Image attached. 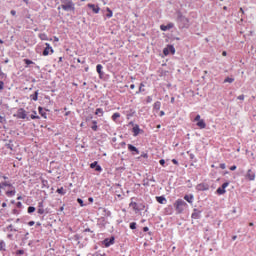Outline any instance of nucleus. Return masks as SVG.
Wrapping results in <instances>:
<instances>
[{"mask_svg": "<svg viewBox=\"0 0 256 256\" xmlns=\"http://www.w3.org/2000/svg\"><path fill=\"white\" fill-rule=\"evenodd\" d=\"M102 243L104 247H111V245L115 244V237L106 238Z\"/></svg>", "mask_w": 256, "mask_h": 256, "instance_id": "obj_9", "label": "nucleus"}, {"mask_svg": "<svg viewBox=\"0 0 256 256\" xmlns=\"http://www.w3.org/2000/svg\"><path fill=\"white\" fill-rule=\"evenodd\" d=\"M200 215H201V212L200 211L197 212V209H194V212L192 213V219H199Z\"/></svg>", "mask_w": 256, "mask_h": 256, "instance_id": "obj_23", "label": "nucleus"}, {"mask_svg": "<svg viewBox=\"0 0 256 256\" xmlns=\"http://www.w3.org/2000/svg\"><path fill=\"white\" fill-rule=\"evenodd\" d=\"M55 53V50L53 47H51L50 43H45V48L42 52L43 57H47L48 55H53Z\"/></svg>", "mask_w": 256, "mask_h": 256, "instance_id": "obj_5", "label": "nucleus"}, {"mask_svg": "<svg viewBox=\"0 0 256 256\" xmlns=\"http://www.w3.org/2000/svg\"><path fill=\"white\" fill-rule=\"evenodd\" d=\"M24 63L26 65H33V61L32 60H29V59H24Z\"/></svg>", "mask_w": 256, "mask_h": 256, "instance_id": "obj_37", "label": "nucleus"}, {"mask_svg": "<svg viewBox=\"0 0 256 256\" xmlns=\"http://www.w3.org/2000/svg\"><path fill=\"white\" fill-rule=\"evenodd\" d=\"M100 256H106L105 254H100Z\"/></svg>", "mask_w": 256, "mask_h": 256, "instance_id": "obj_64", "label": "nucleus"}, {"mask_svg": "<svg viewBox=\"0 0 256 256\" xmlns=\"http://www.w3.org/2000/svg\"><path fill=\"white\" fill-rule=\"evenodd\" d=\"M171 53L172 55H175V47L173 45H168L166 48L163 49V54L165 57Z\"/></svg>", "mask_w": 256, "mask_h": 256, "instance_id": "obj_8", "label": "nucleus"}, {"mask_svg": "<svg viewBox=\"0 0 256 256\" xmlns=\"http://www.w3.org/2000/svg\"><path fill=\"white\" fill-rule=\"evenodd\" d=\"M6 187H10L11 190L6 191V195L7 197H15V188L13 187V185L9 182H2L0 183V189H5Z\"/></svg>", "mask_w": 256, "mask_h": 256, "instance_id": "obj_4", "label": "nucleus"}, {"mask_svg": "<svg viewBox=\"0 0 256 256\" xmlns=\"http://www.w3.org/2000/svg\"><path fill=\"white\" fill-rule=\"evenodd\" d=\"M223 57H227V51L222 52Z\"/></svg>", "mask_w": 256, "mask_h": 256, "instance_id": "obj_55", "label": "nucleus"}, {"mask_svg": "<svg viewBox=\"0 0 256 256\" xmlns=\"http://www.w3.org/2000/svg\"><path fill=\"white\" fill-rule=\"evenodd\" d=\"M77 202L79 203L80 207H85V203H83V199L78 198Z\"/></svg>", "mask_w": 256, "mask_h": 256, "instance_id": "obj_35", "label": "nucleus"}, {"mask_svg": "<svg viewBox=\"0 0 256 256\" xmlns=\"http://www.w3.org/2000/svg\"><path fill=\"white\" fill-rule=\"evenodd\" d=\"M30 117H31V119H39V116H35L33 114Z\"/></svg>", "mask_w": 256, "mask_h": 256, "instance_id": "obj_53", "label": "nucleus"}, {"mask_svg": "<svg viewBox=\"0 0 256 256\" xmlns=\"http://www.w3.org/2000/svg\"><path fill=\"white\" fill-rule=\"evenodd\" d=\"M184 199L185 201H187V203H193V199H194L193 194L185 195Z\"/></svg>", "mask_w": 256, "mask_h": 256, "instance_id": "obj_21", "label": "nucleus"}, {"mask_svg": "<svg viewBox=\"0 0 256 256\" xmlns=\"http://www.w3.org/2000/svg\"><path fill=\"white\" fill-rule=\"evenodd\" d=\"M197 127H199V129H205V127H207V124L205 123V120L201 119L197 122Z\"/></svg>", "mask_w": 256, "mask_h": 256, "instance_id": "obj_16", "label": "nucleus"}, {"mask_svg": "<svg viewBox=\"0 0 256 256\" xmlns=\"http://www.w3.org/2000/svg\"><path fill=\"white\" fill-rule=\"evenodd\" d=\"M172 163H173L174 165H179V162L177 161V159H172Z\"/></svg>", "mask_w": 256, "mask_h": 256, "instance_id": "obj_47", "label": "nucleus"}, {"mask_svg": "<svg viewBox=\"0 0 256 256\" xmlns=\"http://www.w3.org/2000/svg\"><path fill=\"white\" fill-rule=\"evenodd\" d=\"M77 63H84V62H81V59H77Z\"/></svg>", "mask_w": 256, "mask_h": 256, "instance_id": "obj_60", "label": "nucleus"}, {"mask_svg": "<svg viewBox=\"0 0 256 256\" xmlns=\"http://www.w3.org/2000/svg\"><path fill=\"white\" fill-rule=\"evenodd\" d=\"M194 121H197L199 123V121H201V115H197L195 117Z\"/></svg>", "mask_w": 256, "mask_h": 256, "instance_id": "obj_41", "label": "nucleus"}, {"mask_svg": "<svg viewBox=\"0 0 256 256\" xmlns=\"http://www.w3.org/2000/svg\"><path fill=\"white\" fill-rule=\"evenodd\" d=\"M88 201H90V203H93V198H89Z\"/></svg>", "mask_w": 256, "mask_h": 256, "instance_id": "obj_61", "label": "nucleus"}, {"mask_svg": "<svg viewBox=\"0 0 256 256\" xmlns=\"http://www.w3.org/2000/svg\"><path fill=\"white\" fill-rule=\"evenodd\" d=\"M143 87H145V84L141 83L140 87H139V90L136 93L139 94V93L145 92V89H143Z\"/></svg>", "mask_w": 256, "mask_h": 256, "instance_id": "obj_31", "label": "nucleus"}, {"mask_svg": "<svg viewBox=\"0 0 256 256\" xmlns=\"http://www.w3.org/2000/svg\"><path fill=\"white\" fill-rule=\"evenodd\" d=\"M3 247H5V242H3V240H0V250L3 249Z\"/></svg>", "mask_w": 256, "mask_h": 256, "instance_id": "obj_42", "label": "nucleus"}, {"mask_svg": "<svg viewBox=\"0 0 256 256\" xmlns=\"http://www.w3.org/2000/svg\"><path fill=\"white\" fill-rule=\"evenodd\" d=\"M107 14L106 17L108 19H111V17H113V11L111 10V8H106Z\"/></svg>", "mask_w": 256, "mask_h": 256, "instance_id": "obj_27", "label": "nucleus"}, {"mask_svg": "<svg viewBox=\"0 0 256 256\" xmlns=\"http://www.w3.org/2000/svg\"><path fill=\"white\" fill-rule=\"evenodd\" d=\"M237 169V166L236 165H233L230 167V171H235Z\"/></svg>", "mask_w": 256, "mask_h": 256, "instance_id": "obj_46", "label": "nucleus"}, {"mask_svg": "<svg viewBox=\"0 0 256 256\" xmlns=\"http://www.w3.org/2000/svg\"><path fill=\"white\" fill-rule=\"evenodd\" d=\"M141 157H143L144 159H147V157H149V155L147 153H142Z\"/></svg>", "mask_w": 256, "mask_h": 256, "instance_id": "obj_45", "label": "nucleus"}, {"mask_svg": "<svg viewBox=\"0 0 256 256\" xmlns=\"http://www.w3.org/2000/svg\"><path fill=\"white\" fill-rule=\"evenodd\" d=\"M187 207H188L187 202H185L183 199H177L174 202V208L178 213V215H181V213H183V211H185Z\"/></svg>", "mask_w": 256, "mask_h": 256, "instance_id": "obj_1", "label": "nucleus"}, {"mask_svg": "<svg viewBox=\"0 0 256 256\" xmlns=\"http://www.w3.org/2000/svg\"><path fill=\"white\" fill-rule=\"evenodd\" d=\"M173 27H175V25L173 23H169L167 25H161L160 29L161 31H169V29H173Z\"/></svg>", "mask_w": 256, "mask_h": 256, "instance_id": "obj_13", "label": "nucleus"}, {"mask_svg": "<svg viewBox=\"0 0 256 256\" xmlns=\"http://www.w3.org/2000/svg\"><path fill=\"white\" fill-rule=\"evenodd\" d=\"M156 201H158L160 205H165V203H167V199H165L164 196H157Z\"/></svg>", "mask_w": 256, "mask_h": 256, "instance_id": "obj_18", "label": "nucleus"}, {"mask_svg": "<svg viewBox=\"0 0 256 256\" xmlns=\"http://www.w3.org/2000/svg\"><path fill=\"white\" fill-rule=\"evenodd\" d=\"M5 87V83L3 81H0V91H3Z\"/></svg>", "mask_w": 256, "mask_h": 256, "instance_id": "obj_39", "label": "nucleus"}, {"mask_svg": "<svg viewBox=\"0 0 256 256\" xmlns=\"http://www.w3.org/2000/svg\"><path fill=\"white\" fill-rule=\"evenodd\" d=\"M95 115H100V117H103V110L101 108H97L95 111Z\"/></svg>", "mask_w": 256, "mask_h": 256, "instance_id": "obj_30", "label": "nucleus"}, {"mask_svg": "<svg viewBox=\"0 0 256 256\" xmlns=\"http://www.w3.org/2000/svg\"><path fill=\"white\" fill-rule=\"evenodd\" d=\"M143 231H144V233H147V231H149V227H147V226L144 227V228H143Z\"/></svg>", "mask_w": 256, "mask_h": 256, "instance_id": "obj_54", "label": "nucleus"}, {"mask_svg": "<svg viewBox=\"0 0 256 256\" xmlns=\"http://www.w3.org/2000/svg\"><path fill=\"white\" fill-rule=\"evenodd\" d=\"M2 207H3V208L7 207V203H5V202L2 203Z\"/></svg>", "mask_w": 256, "mask_h": 256, "instance_id": "obj_59", "label": "nucleus"}, {"mask_svg": "<svg viewBox=\"0 0 256 256\" xmlns=\"http://www.w3.org/2000/svg\"><path fill=\"white\" fill-rule=\"evenodd\" d=\"M159 163H160V165H162V167H165V159H161V160L159 161Z\"/></svg>", "mask_w": 256, "mask_h": 256, "instance_id": "obj_44", "label": "nucleus"}, {"mask_svg": "<svg viewBox=\"0 0 256 256\" xmlns=\"http://www.w3.org/2000/svg\"><path fill=\"white\" fill-rule=\"evenodd\" d=\"M128 151H131L132 155H139V149L132 144H128Z\"/></svg>", "mask_w": 256, "mask_h": 256, "instance_id": "obj_12", "label": "nucleus"}, {"mask_svg": "<svg viewBox=\"0 0 256 256\" xmlns=\"http://www.w3.org/2000/svg\"><path fill=\"white\" fill-rule=\"evenodd\" d=\"M38 112L41 115V117H44V119H47V112H45V110H43V107L39 106Z\"/></svg>", "mask_w": 256, "mask_h": 256, "instance_id": "obj_19", "label": "nucleus"}, {"mask_svg": "<svg viewBox=\"0 0 256 256\" xmlns=\"http://www.w3.org/2000/svg\"><path fill=\"white\" fill-rule=\"evenodd\" d=\"M28 225H29V227H33V225H35V221L28 222Z\"/></svg>", "mask_w": 256, "mask_h": 256, "instance_id": "obj_48", "label": "nucleus"}, {"mask_svg": "<svg viewBox=\"0 0 256 256\" xmlns=\"http://www.w3.org/2000/svg\"><path fill=\"white\" fill-rule=\"evenodd\" d=\"M226 167L225 163L220 164V169H226Z\"/></svg>", "mask_w": 256, "mask_h": 256, "instance_id": "obj_49", "label": "nucleus"}, {"mask_svg": "<svg viewBox=\"0 0 256 256\" xmlns=\"http://www.w3.org/2000/svg\"><path fill=\"white\" fill-rule=\"evenodd\" d=\"M38 215H43L45 213V209H43V202L38 203Z\"/></svg>", "mask_w": 256, "mask_h": 256, "instance_id": "obj_17", "label": "nucleus"}, {"mask_svg": "<svg viewBox=\"0 0 256 256\" xmlns=\"http://www.w3.org/2000/svg\"><path fill=\"white\" fill-rule=\"evenodd\" d=\"M90 168L95 169V171H98L99 173H101V171H103V168H101L100 165H97V161H94L93 163H91Z\"/></svg>", "mask_w": 256, "mask_h": 256, "instance_id": "obj_11", "label": "nucleus"}, {"mask_svg": "<svg viewBox=\"0 0 256 256\" xmlns=\"http://www.w3.org/2000/svg\"><path fill=\"white\" fill-rule=\"evenodd\" d=\"M153 98L151 96L146 97V103H151Z\"/></svg>", "mask_w": 256, "mask_h": 256, "instance_id": "obj_38", "label": "nucleus"}, {"mask_svg": "<svg viewBox=\"0 0 256 256\" xmlns=\"http://www.w3.org/2000/svg\"><path fill=\"white\" fill-rule=\"evenodd\" d=\"M232 239H233V241H235V239H237V236H233Z\"/></svg>", "mask_w": 256, "mask_h": 256, "instance_id": "obj_63", "label": "nucleus"}, {"mask_svg": "<svg viewBox=\"0 0 256 256\" xmlns=\"http://www.w3.org/2000/svg\"><path fill=\"white\" fill-rule=\"evenodd\" d=\"M255 172H253V170L249 169L245 175V178L248 180V181H255Z\"/></svg>", "mask_w": 256, "mask_h": 256, "instance_id": "obj_10", "label": "nucleus"}, {"mask_svg": "<svg viewBox=\"0 0 256 256\" xmlns=\"http://www.w3.org/2000/svg\"><path fill=\"white\" fill-rule=\"evenodd\" d=\"M11 15H13V17H15V15H17V12L15 10H11Z\"/></svg>", "mask_w": 256, "mask_h": 256, "instance_id": "obj_52", "label": "nucleus"}, {"mask_svg": "<svg viewBox=\"0 0 256 256\" xmlns=\"http://www.w3.org/2000/svg\"><path fill=\"white\" fill-rule=\"evenodd\" d=\"M25 251L24 250H18L16 252L17 255H24Z\"/></svg>", "mask_w": 256, "mask_h": 256, "instance_id": "obj_43", "label": "nucleus"}, {"mask_svg": "<svg viewBox=\"0 0 256 256\" xmlns=\"http://www.w3.org/2000/svg\"><path fill=\"white\" fill-rule=\"evenodd\" d=\"M130 89H135V84H131Z\"/></svg>", "mask_w": 256, "mask_h": 256, "instance_id": "obj_58", "label": "nucleus"}, {"mask_svg": "<svg viewBox=\"0 0 256 256\" xmlns=\"http://www.w3.org/2000/svg\"><path fill=\"white\" fill-rule=\"evenodd\" d=\"M28 213H35V207L29 206L28 207Z\"/></svg>", "mask_w": 256, "mask_h": 256, "instance_id": "obj_36", "label": "nucleus"}, {"mask_svg": "<svg viewBox=\"0 0 256 256\" xmlns=\"http://www.w3.org/2000/svg\"><path fill=\"white\" fill-rule=\"evenodd\" d=\"M96 71H97L98 75H100V77H101V75H103V65L98 64L96 66Z\"/></svg>", "mask_w": 256, "mask_h": 256, "instance_id": "obj_22", "label": "nucleus"}, {"mask_svg": "<svg viewBox=\"0 0 256 256\" xmlns=\"http://www.w3.org/2000/svg\"><path fill=\"white\" fill-rule=\"evenodd\" d=\"M56 192L57 193H59V195H65V188H63V187H61V188H58L57 190H56Z\"/></svg>", "mask_w": 256, "mask_h": 256, "instance_id": "obj_29", "label": "nucleus"}, {"mask_svg": "<svg viewBox=\"0 0 256 256\" xmlns=\"http://www.w3.org/2000/svg\"><path fill=\"white\" fill-rule=\"evenodd\" d=\"M89 9H92L93 13H99L101 11V8L99 6H95V4H88Z\"/></svg>", "mask_w": 256, "mask_h": 256, "instance_id": "obj_15", "label": "nucleus"}, {"mask_svg": "<svg viewBox=\"0 0 256 256\" xmlns=\"http://www.w3.org/2000/svg\"><path fill=\"white\" fill-rule=\"evenodd\" d=\"M14 117H17V119H27V111H25L23 108H20Z\"/></svg>", "mask_w": 256, "mask_h": 256, "instance_id": "obj_7", "label": "nucleus"}, {"mask_svg": "<svg viewBox=\"0 0 256 256\" xmlns=\"http://www.w3.org/2000/svg\"><path fill=\"white\" fill-rule=\"evenodd\" d=\"M227 187H229V182L223 183L222 186L216 190L217 195H225V193H227L225 190Z\"/></svg>", "mask_w": 256, "mask_h": 256, "instance_id": "obj_6", "label": "nucleus"}, {"mask_svg": "<svg viewBox=\"0 0 256 256\" xmlns=\"http://www.w3.org/2000/svg\"><path fill=\"white\" fill-rule=\"evenodd\" d=\"M121 117V114L119 112H115L112 115V121H114V123H117V119H119Z\"/></svg>", "mask_w": 256, "mask_h": 256, "instance_id": "obj_24", "label": "nucleus"}, {"mask_svg": "<svg viewBox=\"0 0 256 256\" xmlns=\"http://www.w3.org/2000/svg\"><path fill=\"white\" fill-rule=\"evenodd\" d=\"M30 99H32V101H37V99H39V92L36 91L34 94L30 95Z\"/></svg>", "mask_w": 256, "mask_h": 256, "instance_id": "obj_26", "label": "nucleus"}, {"mask_svg": "<svg viewBox=\"0 0 256 256\" xmlns=\"http://www.w3.org/2000/svg\"><path fill=\"white\" fill-rule=\"evenodd\" d=\"M165 115V111H160V117H163Z\"/></svg>", "mask_w": 256, "mask_h": 256, "instance_id": "obj_56", "label": "nucleus"}, {"mask_svg": "<svg viewBox=\"0 0 256 256\" xmlns=\"http://www.w3.org/2000/svg\"><path fill=\"white\" fill-rule=\"evenodd\" d=\"M159 109H161V102L156 101L153 105V110L154 111H159Z\"/></svg>", "mask_w": 256, "mask_h": 256, "instance_id": "obj_25", "label": "nucleus"}, {"mask_svg": "<svg viewBox=\"0 0 256 256\" xmlns=\"http://www.w3.org/2000/svg\"><path fill=\"white\" fill-rule=\"evenodd\" d=\"M233 81H235L234 78L227 77V78L224 79V83H233Z\"/></svg>", "mask_w": 256, "mask_h": 256, "instance_id": "obj_33", "label": "nucleus"}, {"mask_svg": "<svg viewBox=\"0 0 256 256\" xmlns=\"http://www.w3.org/2000/svg\"><path fill=\"white\" fill-rule=\"evenodd\" d=\"M0 123H5V118L0 115Z\"/></svg>", "mask_w": 256, "mask_h": 256, "instance_id": "obj_50", "label": "nucleus"}, {"mask_svg": "<svg viewBox=\"0 0 256 256\" xmlns=\"http://www.w3.org/2000/svg\"><path fill=\"white\" fill-rule=\"evenodd\" d=\"M240 12H241V13H245V11L243 10V8H240Z\"/></svg>", "mask_w": 256, "mask_h": 256, "instance_id": "obj_62", "label": "nucleus"}, {"mask_svg": "<svg viewBox=\"0 0 256 256\" xmlns=\"http://www.w3.org/2000/svg\"><path fill=\"white\" fill-rule=\"evenodd\" d=\"M38 37L41 41H53V39H49V36H47L45 33H40Z\"/></svg>", "mask_w": 256, "mask_h": 256, "instance_id": "obj_14", "label": "nucleus"}, {"mask_svg": "<svg viewBox=\"0 0 256 256\" xmlns=\"http://www.w3.org/2000/svg\"><path fill=\"white\" fill-rule=\"evenodd\" d=\"M133 133H134V137H137V135H139L141 129L139 128V125H135L132 129Z\"/></svg>", "mask_w": 256, "mask_h": 256, "instance_id": "obj_20", "label": "nucleus"}, {"mask_svg": "<svg viewBox=\"0 0 256 256\" xmlns=\"http://www.w3.org/2000/svg\"><path fill=\"white\" fill-rule=\"evenodd\" d=\"M54 43H59V37L54 36Z\"/></svg>", "mask_w": 256, "mask_h": 256, "instance_id": "obj_51", "label": "nucleus"}, {"mask_svg": "<svg viewBox=\"0 0 256 256\" xmlns=\"http://www.w3.org/2000/svg\"><path fill=\"white\" fill-rule=\"evenodd\" d=\"M92 123H93V126L91 127V129H92V131H97V129H98V126H97V121H92Z\"/></svg>", "mask_w": 256, "mask_h": 256, "instance_id": "obj_32", "label": "nucleus"}, {"mask_svg": "<svg viewBox=\"0 0 256 256\" xmlns=\"http://www.w3.org/2000/svg\"><path fill=\"white\" fill-rule=\"evenodd\" d=\"M177 22H178V25L181 29H188V27H189V18L183 16V14L178 13Z\"/></svg>", "mask_w": 256, "mask_h": 256, "instance_id": "obj_2", "label": "nucleus"}, {"mask_svg": "<svg viewBox=\"0 0 256 256\" xmlns=\"http://www.w3.org/2000/svg\"><path fill=\"white\" fill-rule=\"evenodd\" d=\"M69 115H71V111H68V112L65 113V117H67Z\"/></svg>", "mask_w": 256, "mask_h": 256, "instance_id": "obj_57", "label": "nucleus"}, {"mask_svg": "<svg viewBox=\"0 0 256 256\" xmlns=\"http://www.w3.org/2000/svg\"><path fill=\"white\" fill-rule=\"evenodd\" d=\"M61 9L63 11H75V3L73 0H61Z\"/></svg>", "mask_w": 256, "mask_h": 256, "instance_id": "obj_3", "label": "nucleus"}, {"mask_svg": "<svg viewBox=\"0 0 256 256\" xmlns=\"http://www.w3.org/2000/svg\"><path fill=\"white\" fill-rule=\"evenodd\" d=\"M237 99H238L239 101H244V100H245V95H239V96L237 97Z\"/></svg>", "mask_w": 256, "mask_h": 256, "instance_id": "obj_40", "label": "nucleus"}, {"mask_svg": "<svg viewBox=\"0 0 256 256\" xmlns=\"http://www.w3.org/2000/svg\"><path fill=\"white\" fill-rule=\"evenodd\" d=\"M130 229H132V230L137 229V223L136 222H131L130 223Z\"/></svg>", "mask_w": 256, "mask_h": 256, "instance_id": "obj_34", "label": "nucleus"}, {"mask_svg": "<svg viewBox=\"0 0 256 256\" xmlns=\"http://www.w3.org/2000/svg\"><path fill=\"white\" fill-rule=\"evenodd\" d=\"M129 207H132L134 211H139L137 207V202H130Z\"/></svg>", "mask_w": 256, "mask_h": 256, "instance_id": "obj_28", "label": "nucleus"}]
</instances>
